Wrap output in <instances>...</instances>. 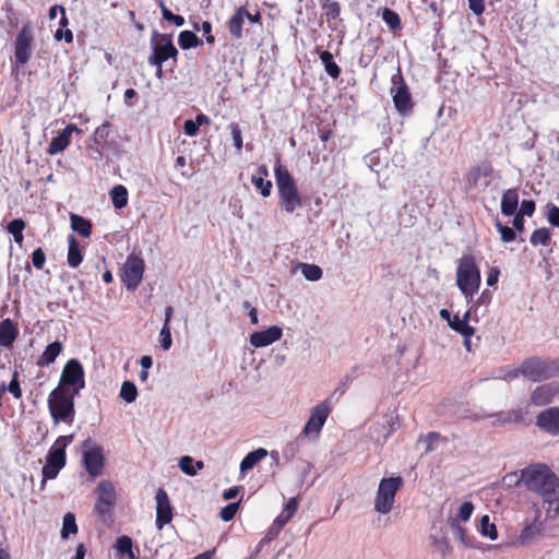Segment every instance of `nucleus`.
<instances>
[{"label": "nucleus", "instance_id": "obj_55", "mask_svg": "<svg viewBox=\"0 0 559 559\" xmlns=\"http://www.w3.org/2000/svg\"><path fill=\"white\" fill-rule=\"evenodd\" d=\"M521 374L520 368L518 369H500L497 378L511 381L516 379Z\"/></svg>", "mask_w": 559, "mask_h": 559}, {"label": "nucleus", "instance_id": "obj_57", "mask_svg": "<svg viewBox=\"0 0 559 559\" xmlns=\"http://www.w3.org/2000/svg\"><path fill=\"white\" fill-rule=\"evenodd\" d=\"M473 510H474V506L472 502L466 501V502L462 503L460 507V511H459V518L464 522L469 520V518L473 513Z\"/></svg>", "mask_w": 559, "mask_h": 559}, {"label": "nucleus", "instance_id": "obj_48", "mask_svg": "<svg viewBox=\"0 0 559 559\" xmlns=\"http://www.w3.org/2000/svg\"><path fill=\"white\" fill-rule=\"evenodd\" d=\"M163 17L168 21L173 22L176 26L180 27L185 24V19L181 15L174 14L168 8L165 7L163 0L159 2Z\"/></svg>", "mask_w": 559, "mask_h": 559}, {"label": "nucleus", "instance_id": "obj_33", "mask_svg": "<svg viewBox=\"0 0 559 559\" xmlns=\"http://www.w3.org/2000/svg\"><path fill=\"white\" fill-rule=\"evenodd\" d=\"M109 194L115 209L120 210L128 204V190L124 186H115Z\"/></svg>", "mask_w": 559, "mask_h": 559}, {"label": "nucleus", "instance_id": "obj_31", "mask_svg": "<svg viewBox=\"0 0 559 559\" xmlns=\"http://www.w3.org/2000/svg\"><path fill=\"white\" fill-rule=\"evenodd\" d=\"M16 338V331L10 319L0 323V346L9 347Z\"/></svg>", "mask_w": 559, "mask_h": 559}, {"label": "nucleus", "instance_id": "obj_50", "mask_svg": "<svg viewBox=\"0 0 559 559\" xmlns=\"http://www.w3.org/2000/svg\"><path fill=\"white\" fill-rule=\"evenodd\" d=\"M239 502H231L221 510V519L224 522L233 520L238 511Z\"/></svg>", "mask_w": 559, "mask_h": 559}, {"label": "nucleus", "instance_id": "obj_62", "mask_svg": "<svg viewBox=\"0 0 559 559\" xmlns=\"http://www.w3.org/2000/svg\"><path fill=\"white\" fill-rule=\"evenodd\" d=\"M353 381V377L350 374H346L340 385L334 390V392L332 393L331 397L338 394V395H343L347 385Z\"/></svg>", "mask_w": 559, "mask_h": 559}, {"label": "nucleus", "instance_id": "obj_9", "mask_svg": "<svg viewBox=\"0 0 559 559\" xmlns=\"http://www.w3.org/2000/svg\"><path fill=\"white\" fill-rule=\"evenodd\" d=\"M330 414V399L324 400L311 409L305 427L301 430L302 436L309 440H316Z\"/></svg>", "mask_w": 559, "mask_h": 559}, {"label": "nucleus", "instance_id": "obj_1", "mask_svg": "<svg viewBox=\"0 0 559 559\" xmlns=\"http://www.w3.org/2000/svg\"><path fill=\"white\" fill-rule=\"evenodd\" d=\"M521 481L538 493L546 504L547 518L559 515V479L547 466H532L522 471Z\"/></svg>", "mask_w": 559, "mask_h": 559}, {"label": "nucleus", "instance_id": "obj_47", "mask_svg": "<svg viewBox=\"0 0 559 559\" xmlns=\"http://www.w3.org/2000/svg\"><path fill=\"white\" fill-rule=\"evenodd\" d=\"M179 468L182 473L189 476L197 475V468L194 467V459L189 455H185L179 460Z\"/></svg>", "mask_w": 559, "mask_h": 559}, {"label": "nucleus", "instance_id": "obj_20", "mask_svg": "<svg viewBox=\"0 0 559 559\" xmlns=\"http://www.w3.org/2000/svg\"><path fill=\"white\" fill-rule=\"evenodd\" d=\"M73 132H81V130L75 124H68L59 135L51 140L47 153L49 155H56L64 151L70 144Z\"/></svg>", "mask_w": 559, "mask_h": 559}, {"label": "nucleus", "instance_id": "obj_11", "mask_svg": "<svg viewBox=\"0 0 559 559\" xmlns=\"http://www.w3.org/2000/svg\"><path fill=\"white\" fill-rule=\"evenodd\" d=\"M82 447L85 469L93 477L100 475L104 467L103 449L91 439L84 440Z\"/></svg>", "mask_w": 559, "mask_h": 559}, {"label": "nucleus", "instance_id": "obj_27", "mask_svg": "<svg viewBox=\"0 0 559 559\" xmlns=\"http://www.w3.org/2000/svg\"><path fill=\"white\" fill-rule=\"evenodd\" d=\"M115 548L120 557H127L128 559H136L139 550H133V542L127 536L122 535L116 539Z\"/></svg>", "mask_w": 559, "mask_h": 559}, {"label": "nucleus", "instance_id": "obj_60", "mask_svg": "<svg viewBox=\"0 0 559 559\" xmlns=\"http://www.w3.org/2000/svg\"><path fill=\"white\" fill-rule=\"evenodd\" d=\"M435 547H436V550L439 554H441L443 557L449 555L451 551V547L445 539H441V540L435 539Z\"/></svg>", "mask_w": 559, "mask_h": 559}, {"label": "nucleus", "instance_id": "obj_15", "mask_svg": "<svg viewBox=\"0 0 559 559\" xmlns=\"http://www.w3.org/2000/svg\"><path fill=\"white\" fill-rule=\"evenodd\" d=\"M66 465V451L57 448L52 444L50 448L47 457H46V465L43 467V485L48 479H53L57 477L59 472Z\"/></svg>", "mask_w": 559, "mask_h": 559}, {"label": "nucleus", "instance_id": "obj_40", "mask_svg": "<svg viewBox=\"0 0 559 559\" xmlns=\"http://www.w3.org/2000/svg\"><path fill=\"white\" fill-rule=\"evenodd\" d=\"M119 395L126 403H133L138 396V389L133 382L124 381Z\"/></svg>", "mask_w": 559, "mask_h": 559}, {"label": "nucleus", "instance_id": "obj_19", "mask_svg": "<svg viewBox=\"0 0 559 559\" xmlns=\"http://www.w3.org/2000/svg\"><path fill=\"white\" fill-rule=\"evenodd\" d=\"M282 329L274 325L264 331L254 332L250 335V344L257 348L265 347L282 337Z\"/></svg>", "mask_w": 559, "mask_h": 559}, {"label": "nucleus", "instance_id": "obj_14", "mask_svg": "<svg viewBox=\"0 0 559 559\" xmlns=\"http://www.w3.org/2000/svg\"><path fill=\"white\" fill-rule=\"evenodd\" d=\"M59 385L62 388L72 385L74 389H79V391L84 388V370L78 359H70L64 365Z\"/></svg>", "mask_w": 559, "mask_h": 559}, {"label": "nucleus", "instance_id": "obj_4", "mask_svg": "<svg viewBox=\"0 0 559 559\" xmlns=\"http://www.w3.org/2000/svg\"><path fill=\"white\" fill-rule=\"evenodd\" d=\"M456 284L467 301H472L480 285V273L471 255H464L456 270Z\"/></svg>", "mask_w": 559, "mask_h": 559}, {"label": "nucleus", "instance_id": "obj_54", "mask_svg": "<svg viewBox=\"0 0 559 559\" xmlns=\"http://www.w3.org/2000/svg\"><path fill=\"white\" fill-rule=\"evenodd\" d=\"M547 219L556 227H559V207L554 204H548Z\"/></svg>", "mask_w": 559, "mask_h": 559}, {"label": "nucleus", "instance_id": "obj_39", "mask_svg": "<svg viewBox=\"0 0 559 559\" xmlns=\"http://www.w3.org/2000/svg\"><path fill=\"white\" fill-rule=\"evenodd\" d=\"M25 228V223L21 218H15L8 224V231L12 234L14 241L19 245L23 242V229Z\"/></svg>", "mask_w": 559, "mask_h": 559}, {"label": "nucleus", "instance_id": "obj_30", "mask_svg": "<svg viewBox=\"0 0 559 559\" xmlns=\"http://www.w3.org/2000/svg\"><path fill=\"white\" fill-rule=\"evenodd\" d=\"M543 523L538 521H534L532 524L527 525L521 533V543L524 545H530L537 540L543 535Z\"/></svg>", "mask_w": 559, "mask_h": 559}, {"label": "nucleus", "instance_id": "obj_26", "mask_svg": "<svg viewBox=\"0 0 559 559\" xmlns=\"http://www.w3.org/2000/svg\"><path fill=\"white\" fill-rule=\"evenodd\" d=\"M63 345L59 341H55L46 346L44 353L38 358L37 365L40 367L52 364L56 358L61 354Z\"/></svg>", "mask_w": 559, "mask_h": 559}, {"label": "nucleus", "instance_id": "obj_36", "mask_svg": "<svg viewBox=\"0 0 559 559\" xmlns=\"http://www.w3.org/2000/svg\"><path fill=\"white\" fill-rule=\"evenodd\" d=\"M299 269L307 281L316 282L322 277V269L316 264L300 263Z\"/></svg>", "mask_w": 559, "mask_h": 559}, {"label": "nucleus", "instance_id": "obj_17", "mask_svg": "<svg viewBox=\"0 0 559 559\" xmlns=\"http://www.w3.org/2000/svg\"><path fill=\"white\" fill-rule=\"evenodd\" d=\"M173 520V508L170 506L168 495L159 488L156 492V527L162 530Z\"/></svg>", "mask_w": 559, "mask_h": 559}, {"label": "nucleus", "instance_id": "obj_5", "mask_svg": "<svg viewBox=\"0 0 559 559\" xmlns=\"http://www.w3.org/2000/svg\"><path fill=\"white\" fill-rule=\"evenodd\" d=\"M521 376L532 382H540L559 376V359L531 357L520 366Z\"/></svg>", "mask_w": 559, "mask_h": 559}, {"label": "nucleus", "instance_id": "obj_59", "mask_svg": "<svg viewBox=\"0 0 559 559\" xmlns=\"http://www.w3.org/2000/svg\"><path fill=\"white\" fill-rule=\"evenodd\" d=\"M108 127H109V124L106 122V123H103L102 126H99L95 130L94 140L96 142L105 141L108 138V135H109Z\"/></svg>", "mask_w": 559, "mask_h": 559}, {"label": "nucleus", "instance_id": "obj_52", "mask_svg": "<svg viewBox=\"0 0 559 559\" xmlns=\"http://www.w3.org/2000/svg\"><path fill=\"white\" fill-rule=\"evenodd\" d=\"M160 337V346L164 350H168L171 347L173 340H171V332L169 325H164L159 332Z\"/></svg>", "mask_w": 559, "mask_h": 559}, {"label": "nucleus", "instance_id": "obj_28", "mask_svg": "<svg viewBox=\"0 0 559 559\" xmlns=\"http://www.w3.org/2000/svg\"><path fill=\"white\" fill-rule=\"evenodd\" d=\"M468 319H469V311H466L463 316V318H460L459 316H454L450 322L448 323L450 328L460 334H462L464 337H471L474 334V328L468 325Z\"/></svg>", "mask_w": 559, "mask_h": 559}, {"label": "nucleus", "instance_id": "obj_21", "mask_svg": "<svg viewBox=\"0 0 559 559\" xmlns=\"http://www.w3.org/2000/svg\"><path fill=\"white\" fill-rule=\"evenodd\" d=\"M492 167L487 163H483L480 165L473 167L465 176L466 189H475L478 186L480 178L489 177L492 174Z\"/></svg>", "mask_w": 559, "mask_h": 559}, {"label": "nucleus", "instance_id": "obj_13", "mask_svg": "<svg viewBox=\"0 0 559 559\" xmlns=\"http://www.w3.org/2000/svg\"><path fill=\"white\" fill-rule=\"evenodd\" d=\"M391 82V94L393 97L394 106L399 112L406 114L412 109L413 103L408 87L405 84L400 70L392 76Z\"/></svg>", "mask_w": 559, "mask_h": 559}, {"label": "nucleus", "instance_id": "obj_16", "mask_svg": "<svg viewBox=\"0 0 559 559\" xmlns=\"http://www.w3.org/2000/svg\"><path fill=\"white\" fill-rule=\"evenodd\" d=\"M559 396V383L549 382L536 386L530 396L531 404L544 406L552 403Z\"/></svg>", "mask_w": 559, "mask_h": 559}, {"label": "nucleus", "instance_id": "obj_63", "mask_svg": "<svg viewBox=\"0 0 559 559\" xmlns=\"http://www.w3.org/2000/svg\"><path fill=\"white\" fill-rule=\"evenodd\" d=\"M183 131L187 135L194 136L199 131L195 120H186L183 123Z\"/></svg>", "mask_w": 559, "mask_h": 559}, {"label": "nucleus", "instance_id": "obj_58", "mask_svg": "<svg viewBox=\"0 0 559 559\" xmlns=\"http://www.w3.org/2000/svg\"><path fill=\"white\" fill-rule=\"evenodd\" d=\"M5 389L10 393H12L15 399H20L21 397L22 391H21V388H20V383H19V380H17V373L16 372L13 374V379L11 380L9 385L5 386Z\"/></svg>", "mask_w": 559, "mask_h": 559}, {"label": "nucleus", "instance_id": "obj_3", "mask_svg": "<svg viewBox=\"0 0 559 559\" xmlns=\"http://www.w3.org/2000/svg\"><path fill=\"white\" fill-rule=\"evenodd\" d=\"M275 180L281 205L287 213H293L302 205L294 178L285 167L278 165L275 168Z\"/></svg>", "mask_w": 559, "mask_h": 559}, {"label": "nucleus", "instance_id": "obj_34", "mask_svg": "<svg viewBox=\"0 0 559 559\" xmlns=\"http://www.w3.org/2000/svg\"><path fill=\"white\" fill-rule=\"evenodd\" d=\"M71 227L74 231L79 233L83 237H88L92 233V224L82 216L71 214Z\"/></svg>", "mask_w": 559, "mask_h": 559}, {"label": "nucleus", "instance_id": "obj_35", "mask_svg": "<svg viewBox=\"0 0 559 559\" xmlns=\"http://www.w3.org/2000/svg\"><path fill=\"white\" fill-rule=\"evenodd\" d=\"M320 60L322 61L323 66H324V69L326 71V73L332 78V79H337L341 74V69L340 67L333 61V55L328 51V50H324L320 53Z\"/></svg>", "mask_w": 559, "mask_h": 559}, {"label": "nucleus", "instance_id": "obj_25", "mask_svg": "<svg viewBox=\"0 0 559 559\" xmlns=\"http://www.w3.org/2000/svg\"><path fill=\"white\" fill-rule=\"evenodd\" d=\"M519 205V195L515 189H508L501 200V213L506 216L515 214Z\"/></svg>", "mask_w": 559, "mask_h": 559}, {"label": "nucleus", "instance_id": "obj_64", "mask_svg": "<svg viewBox=\"0 0 559 559\" xmlns=\"http://www.w3.org/2000/svg\"><path fill=\"white\" fill-rule=\"evenodd\" d=\"M73 435L61 436L55 441L53 445L66 451V448L73 441Z\"/></svg>", "mask_w": 559, "mask_h": 559}, {"label": "nucleus", "instance_id": "obj_38", "mask_svg": "<svg viewBox=\"0 0 559 559\" xmlns=\"http://www.w3.org/2000/svg\"><path fill=\"white\" fill-rule=\"evenodd\" d=\"M178 44L182 49H190L200 44L198 36L191 31H182L178 37Z\"/></svg>", "mask_w": 559, "mask_h": 559}, {"label": "nucleus", "instance_id": "obj_29", "mask_svg": "<svg viewBox=\"0 0 559 559\" xmlns=\"http://www.w3.org/2000/svg\"><path fill=\"white\" fill-rule=\"evenodd\" d=\"M267 456V451L263 448H259L254 451L249 452L240 462V472L246 473L252 469L260 461Z\"/></svg>", "mask_w": 559, "mask_h": 559}, {"label": "nucleus", "instance_id": "obj_12", "mask_svg": "<svg viewBox=\"0 0 559 559\" xmlns=\"http://www.w3.org/2000/svg\"><path fill=\"white\" fill-rule=\"evenodd\" d=\"M33 40V28L29 23H26L22 26L15 39L14 57L17 66H24L29 60Z\"/></svg>", "mask_w": 559, "mask_h": 559}, {"label": "nucleus", "instance_id": "obj_41", "mask_svg": "<svg viewBox=\"0 0 559 559\" xmlns=\"http://www.w3.org/2000/svg\"><path fill=\"white\" fill-rule=\"evenodd\" d=\"M549 241H550V233H549V229L545 228V227L535 229L530 238V242L533 246H538V245L547 246L549 243Z\"/></svg>", "mask_w": 559, "mask_h": 559}, {"label": "nucleus", "instance_id": "obj_8", "mask_svg": "<svg viewBox=\"0 0 559 559\" xmlns=\"http://www.w3.org/2000/svg\"><path fill=\"white\" fill-rule=\"evenodd\" d=\"M151 47L152 55L148 57L150 64H159L170 58L176 61L178 50L173 43L171 35L155 32L151 38Z\"/></svg>", "mask_w": 559, "mask_h": 559}, {"label": "nucleus", "instance_id": "obj_53", "mask_svg": "<svg viewBox=\"0 0 559 559\" xmlns=\"http://www.w3.org/2000/svg\"><path fill=\"white\" fill-rule=\"evenodd\" d=\"M45 261H46V255H45V252L43 251L41 248H37L33 254H32V262H33V265L37 269V270H41L44 267V264H45Z\"/></svg>", "mask_w": 559, "mask_h": 559}, {"label": "nucleus", "instance_id": "obj_6", "mask_svg": "<svg viewBox=\"0 0 559 559\" xmlns=\"http://www.w3.org/2000/svg\"><path fill=\"white\" fill-rule=\"evenodd\" d=\"M97 500L95 503V512L100 521L110 526L114 522V510L117 504V496L114 484L108 479H103L95 488Z\"/></svg>", "mask_w": 559, "mask_h": 559}, {"label": "nucleus", "instance_id": "obj_43", "mask_svg": "<svg viewBox=\"0 0 559 559\" xmlns=\"http://www.w3.org/2000/svg\"><path fill=\"white\" fill-rule=\"evenodd\" d=\"M305 439L308 438L306 436H302V433L300 432L299 436L294 441H292L285 447L283 455L287 459H293L299 452Z\"/></svg>", "mask_w": 559, "mask_h": 559}, {"label": "nucleus", "instance_id": "obj_44", "mask_svg": "<svg viewBox=\"0 0 559 559\" xmlns=\"http://www.w3.org/2000/svg\"><path fill=\"white\" fill-rule=\"evenodd\" d=\"M480 533L484 536L489 537L491 540H495L497 538L496 525L490 523L488 515H484L480 519Z\"/></svg>", "mask_w": 559, "mask_h": 559}, {"label": "nucleus", "instance_id": "obj_10", "mask_svg": "<svg viewBox=\"0 0 559 559\" xmlns=\"http://www.w3.org/2000/svg\"><path fill=\"white\" fill-rule=\"evenodd\" d=\"M144 261L142 258L130 254L122 267L121 281L129 290H135L143 278Z\"/></svg>", "mask_w": 559, "mask_h": 559}, {"label": "nucleus", "instance_id": "obj_7", "mask_svg": "<svg viewBox=\"0 0 559 559\" xmlns=\"http://www.w3.org/2000/svg\"><path fill=\"white\" fill-rule=\"evenodd\" d=\"M403 486V478L400 476L382 478L378 486L374 510L381 514L392 511L397 491Z\"/></svg>", "mask_w": 559, "mask_h": 559}, {"label": "nucleus", "instance_id": "obj_49", "mask_svg": "<svg viewBox=\"0 0 559 559\" xmlns=\"http://www.w3.org/2000/svg\"><path fill=\"white\" fill-rule=\"evenodd\" d=\"M228 129L233 138L234 146L238 152H240L242 148V134L240 127L237 123H230L228 124Z\"/></svg>", "mask_w": 559, "mask_h": 559}, {"label": "nucleus", "instance_id": "obj_46", "mask_svg": "<svg viewBox=\"0 0 559 559\" xmlns=\"http://www.w3.org/2000/svg\"><path fill=\"white\" fill-rule=\"evenodd\" d=\"M322 8L324 10V14H325L328 23L338 19L340 13H341V7H340L338 2L332 1V2H329V3H324L322 5Z\"/></svg>", "mask_w": 559, "mask_h": 559}, {"label": "nucleus", "instance_id": "obj_23", "mask_svg": "<svg viewBox=\"0 0 559 559\" xmlns=\"http://www.w3.org/2000/svg\"><path fill=\"white\" fill-rule=\"evenodd\" d=\"M492 418V425L520 424L524 420L523 412L520 408H513L506 412H499L489 416Z\"/></svg>", "mask_w": 559, "mask_h": 559}, {"label": "nucleus", "instance_id": "obj_18", "mask_svg": "<svg viewBox=\"0 0 559 559\" xmlns=\"http://www.w3.org/2000/svg\"><path fill=\"white\" fill-rule=\"evenodd\" d=\"M536 425L551 436L559 435V407H549L536 417Z\"/></svg>", "mask_w": 559, "mask_h": 559}, {"label": "nucleus", "instance_id": "obj_32", "mask_svg": "<svg viewBox=\"0 0 559 559\" xmlns=\"http://www.w3.org/2000/svg\"><path fill=\"white\" fill-rule=\"evenodd\" d=\"M69 249H68V264L71 267H78L82 262V253L79 247V242L73 235L68 237Z\"/></svg>", "mask_w": 559, "mask_h": 559}, {"label": "nucleus", "instance_id": "obj_24", "mask_svg": "<svg viewBox=\"0 0 559 559\" xmlns=\"http://www.w3.org/2000/svg\"><path fill=\"white\" fill-rule=\"evenodd\" d=\"M267 175L269 171L266 166L262 165L258 168V174L251 177V183L260 190L261 194L265 198L271 194L272 189V182L264 179Z\"/></svg>", "mask_w": 559, "mask_h": 559}, {"label": "nucleus", "instance_id": "obj_22", "mask_svg": "<svg viewBox=\"0 0 559 559\" xmlns=\"http://www.w3.org/2000/svg\"><path fill=\"white\" fill-rule=\"evenodd\" d=\"M247 10L239 7L228 21V31L234 39H240L243 36L242 27L246 20Z\"/></svg>", "mask_w": 559, "mask_h": 559}, {"label": "nucleus", "instance_id": "obj_2", "mask_svg": "<svg viewBox=\"0 0 559 559\" xmlns=\"http://www.w3.org/2000/svg\"><path fill=\"white\" fill-rule=\"evenodd\" d=\"M79 389L71 392L67 388L58 385L48 396V408L55 424L61 421L71 425L74 420V397Z\"/></svg>", "mask_w": 559, "mask_h": 559}, {"label": "nucleus", "instance_id": "obj_42", "mask_svg": "<svg viewBox=\"0 0 559 559\" xmlns=\"http://www.w3.org/2000/svg\"><path fill=\"white\" fill-rule=\"evenodd\" d=\"M382 19L386 23L389 28L393 32L397 31L401 27V20L399 14L389 8L383 9Z\"/></svg>", "mask_w": 559, "mask_h": 559}, {"label": "nucleus", "instance_id": "obj_37", "mask_svg": "<svg viewBox=\"0 0 559 559\" xmlns=\"http://www.w3.org/2000/svg\"><path fill=\"white\" fill-rule=\"evenodd\" d=\"M78 532V525L75 522V516L73 513L68 512L63 516V523L61 528V538L67 539L71 534H75Z\"/></svg>", "mask_w": 559, "mask_h": 559}, {"label": "nucleus", "instance_id": "obj_51", "mask_svg": "<svg viewBox=\"0 0 559 559\" xmlns=\"http://www.w3.org/2000/svg\"><path fill=\"white\" fill-rule=\"evenodd\" d=\"M496 227L498 228L503 242H511L515 239V231L513 228L504 226L500 222L496 223Z\"/></svg>", "mask_w": 559, "mask_h": 559}, {"label": "nucleus", "instance_id": "obj_56", "mask_svg": "<svg viewBox=\"0 0 559 559\" xmlns=\"http://www.w3.org/2000/svg\"><path fill=\"white\" fill-rule=\"evenodd\" d=\"M535 211V202L533 200H523L521 203L519 215L532 216Z\"/></svg>", "mask_w": 559, "mask_h": 559}, {"label": "nucleus", "instance_id": "obj_45", "mask_svg": "<svg viewBox=\"0 0 559 559\" xmlns=\"http://www.w3.org/2000/svg\"><path fill=\"white\" fill-rule=\"evenodd\" d=\"M440 440V435L438 432H429L426 436L419 438V442L425 443V453H430L436 450V445Z\"/></svg>", "mask_w": 559, "mask_h": 559}, {"label": "nucleus", "instance_id": "obj_61", "mask_svg": "<svg viewBox=\"0 0 559 559\" xmlns=\"http://www.w3.org/2000/svg\"><path fill=\"white\" fill-rule=\"evenodd\" d=\"M468 8L474 14L480 15L485 10L484 0H468Z\"/></svg>", "mask_w": 559, "mask_h": 559}]
</instances>
